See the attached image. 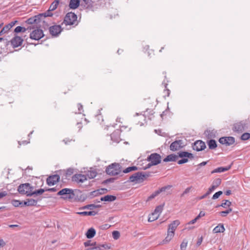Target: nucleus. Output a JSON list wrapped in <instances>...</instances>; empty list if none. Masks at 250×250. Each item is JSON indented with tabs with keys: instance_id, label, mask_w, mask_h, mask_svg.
Instances as JSON below:
<instances>
[{
	"instance_id": "f257e3e1",
	"label": "nucleus",
	"mask_w": 250,
	"mask_h": 250,
	"mask_svg": "<svg viewBox=\"0 0 250 250\" xmlns=\"http://www.w3.org/2000/svg\"><path fill=\"white\" fill-rule=\"evenodd\" d=\"M179 224L180 221L178 220H176L173 221L168 225L167 236L164 240V242H169L172 239L174 235V231Z\"/></svg>"
},
{
	"instance_id": "f03ea898",
	"label": "nucleus",
	"mask_w": 250,
	"mask_h": 250,
	"mask_svg": "<svg viewBox=\"0 0 250 250\" xmlns=\"http://www.w3.org/2000/svg\"><path fill=\"white\" fill-rule=\"evenodd\" d=\"M58 195L61 196V198L72 201L75 198V193L72 189L65 188L61 189L57 193Z\"/></svg>"
},
{
	"instance_id": "7ed1b4c3",
	"label": "nucleus",
	"mask_w": 250,
	"mask_h": 250,
	"mask_svg": "<svg viewBox=\"0 0 250 250\" xmlns=\"http://www.w3.org/2000/svg\"><path fill=\"white\" fill-rule=\"evenodd\" d=\"M63 23L66 25L76 26L78 23L77 15L73 12H68L64 17Z\"/></svg>"
},
{
	"instance_id": "20e7f679",
	"label": "nucleus",
	"mask_w": 250,
	"mask_h": 250,
	"mask_svg": "<svg viewBox=\"0 0 250 250\" xmlns=\"http://www.w3.org/2000/svg\"><path fill=\"white\" fill-rule=\"evenodd\" d=\"M105 171L108 175H117L121 172V166L119 163H113L106 167Z\"/></svg>"
},
{
	"instance_id": "39448f33",
	"label": "nucleus",
	"mask_w": 250,
	"mask_h": 250,
	"mask_svg": "<svg viewBox=\"0 0 250 250\" xmlns=\"http://www.w3.org/2000/svg\"><path fill=\"white\" fill-rule=\"evenodd\" d=\"M32 189H33V187L31 186L29 183H25L21 184L18 188V191L21 194H27L30 193Z\"/></svg>"
},
{
	"instance_id": "423d86ee",
	"label": "nucleus",
	"mask_w": 250,
	"mask_h": 250,
	"mask_svg": "<svg viewBox=\"0 0 250 250\" xmlns=\"http://www.w3.org/2000/svg\"><path fill=\"white\" fill-rule=\"evenodd\" d=\"M44 36L43 31L39 28L33 30L30 34V38L32 40L38 41Z\"/></svg>"
},
{
	"instance_id": "0eeeda50",
	"label": "nucleus",
	"mask_w": 250,
	"mask_h": 250,
	"mask_svg": "<svg viewBox=\"0 0 250 250\" xmlns=\"http://www.w3.org/2000/svg\"><path fill=\"white\" fill-rule=\"evenodd\" d=\"M129 181L131 182H135L139 183L144 181V175H143V172H138L129 177Z\"/></svg>"
},
{
	"instance_id": "6e6552de",
	"label": "nucleus",
	"mask_w": 250,
	"mask_h": 250,
	"mask_svg": "<svg viewBox=\"0 0 250 250\" xmlns=\"http://www.w3.org/2000/svg\"><path fill=\"white\" fill-rule=\"evenodd\" d=\"M147 161L151 162L155 166L161 163V156L159 154L153 153L148 156L147 158Z\"/></svg>"
},
{
	"instance_id": "1a4fd4ad",
	"label": "nucleus",
	"mask_w": 250,
	"mask_h": 250,
	"mask_svg": "<svg viewBox=\"0 0 250 250\" xmlns=\"http://www.w3.org/2000/svg\"><path fill=\"white\" fill-rule=\"evenodd\" d=\"M49 31L52 36L57 37L62 31V28L60 25H54L49 27Z\"/></svg>"
},
{
	"instance_id": "9d476101",
	"label": "nucleus",
	"mask_w": 250,
	"mask_h": 250,
	"mask_svg": "<svg viewBox=\"0 0 250 250\" xmlns=\"http://www.w3.org/2000/svg\"><path fill=\"white\" fill-rule=\"evenodd\" d=\"M219 142L222 145L226 146H230L235 142V139L233 137H222L219 140Z\"/></svg>"
},
{
	"instance_id": "9b49d317",
	"label": "nucleus",
	"mask_w": 250,
	"mask_h": 250,
	"mask_svg": "<svg viewBox=\"0 0 250 250\" xmlns=\"http://www.w3.org/2000/svg\"><path fill=\"white\" fill-rule=\"evenodd\" d=\"M23 39L17 35H15L10 41L11 45L14 47H18L21 45L23 42Z\"/></svg>"
},
{
	"instance_id": "f8f14e48",
	"label": "nucleus",
	"mask_w": 250,
	"mask_h": 250,
	"mask_svg": "<svg viewBox=\"0 0 250 250\" xmlns=\"http://www.w3.org/2000/svg\"><path fill=\"white\" fill-rule=\"evenodd\" d=\"M184 146L183 141L181 140H176L172 142L170 146V149L175 151L182 148Z\"/></svg>"
},
{
	"instance_id": "ddd939ff",
	"label": "nucleus",
	"mask_w": 250,
	"mask_h": 250,
	"mask_svg": "<svg viewBox=\"0 0 250 250\" xmlns=\"http://www.w3.org/2000/svg\"><path fill=\"white\" fill-rule=\"evenodd\" d=\"M206 147L205 143L201 141L198 140L194 142L192 146L193 150L199 151L204 150Z\"/></svg>"
},
{
	"instance_id": "4468645a",
	"label": "nucleus",
	"mask_w": 250,
	"mask_h": 250,
	"mask_svg": "<svg viewBox=\"0 0 250 250\" xmlns=\"http://www.w3.org/2000/svg\"><path fill=\"white\" fill-rule=\"evenodd\" d=\"M60 178V176L58 174L50 176L46 179V183L50 186L54 185L59 182Z\"/></svg>"
},
{
	"instance_id": "2eb2a0df",
	"label": "nucleus",
	"mask_w": 250,
	"mask_h": 250,
	"mask_svg": "<svg viewBox=\"0 0 250 250\" xmlns=\"http://www.w3.org/2000/svg\"><path fill=\"white\" fill-rule=\"evenodd\" d=\"M42 15H37L34 17H32L29 19H28L25 22L29 24H32L33 23H38L41 22L42 21Z\"/></svg>"
},
{
	"instance_id": "dca6fc26",
	"label": "nucleus",
	"mask_w": 250,
	"mask_h": 250,
	"mask_svg": "<svg viewBox=\"0 0 250 250\" xmlns=\"http://www.w3.org/2000/svg\"><path fill=\"white\" fill-rule=\"evenodd\" d=\"M87 180V177L85 175L79 174H75L72 177V181L76 182L78 183H83Z\"/></svg>"
},
{
	"instance_id": "f3484780",
	"label": "nucleus",
	"mask_w": 250,
	"mask_h": 250,
	"mask_svg": "<svg viewBox=\"0 0 250 250\" xmlns=\"http://www.w3.org/2000/svg\"><path fill=\"white\" fill-rule=\"evenodd\" d=\"M81 6H83L85 9L90 10H94V2L92 0H86L83 1Z\"/></svg>"
},
{
	"instance_id": "a211bd4d",
	"label": "nucleus",
	"mask_w": 250,
	"mask_h": 250,
	"mask_svg": "<svg viewBox=\"0 0 250 250\" xmlns=\"http://www.w3.org/2000/svg\"><path fill=\"white\" fill-rule=\"evenodd\" d=\"M120 131L119 130H115L110 135L112 141L116 142H119L120 140Z\"/></svg>"
},
{
	"instance_id": "6ab92c4d",
	"label": "nucleus",
	"mask_w": 250,
	"mask_h": 250,
	"mask_svg": "<svg viewBox=\"0 0 250 250\" xmlns=\"http://www.w3.org/2000/svg\"><path fill=\"white\" fill-rule=\"evenodd\" d=\"M179 158V156L178 155L171 154L167 155L164 159V162H175Z\"/></svg>"
},
{
	"instance_id": "aec40b11",
	"label": "nucleus",
	"mask_w": 250,
	"mask_h": 250,
	"mask_svg": "<svg viewBox=\"0 0 250 250\" xmlns=\"http://www.w3.org/2000/svg\"><path fill=\"white\" fill-rule=\"evenodd\" d=\"M116 199V197L114 195H107L100 198L101 201L112 202Z\"/></svg>"
},
{
	"instance_id": "412c9836",
	"label": "nucleus",
	"mask_w": 250,
	"mask_h": 250,
	"mask_svg": "<svg viewBox=\"0 0 250 250\" xmlns=\"http://www.w3.org/2000/svg\"><path fill=\"white\" fill-rule=\"evenodd\" d=\"M44 191H45V189L43 188H40L38 190H36L33 191V189L31 190L30 193L27 194V196H35L38 195H42Z\"/></svg>"
},
{
	"instance_id": "4be33fe9",
	"label": "nucleus",
	"mask_w": 250,
	"mask_h": 250,
	"mask_svg": "<svg viewBox=\"0 0 250 250\" xmlns=\"http://www.w3.org/2000/svg\"><path fill=\"white\" fill-rule=\"evenodd\" d=\"M233 130L236 132H243L244 130V126L242 123H238L234 125Z\"/></svg>"
},
{
	"instance_id": "5701e85b",
	"label": "nucleus",
	"mask_w": 250,
	"mask_h": 250,
	"mask_svg": "<svg viewBox=\"0 0 250 250\" xmlns=\"http://www.w3.org/2000/svg\"><path fill=\"white\" fill-rule=\"evenodd\" d=\"M231 166L229 165L226 167H219L214 169L211 171V173H221L229 170L231 168Z\"/></svg>"
},
{
	"instance_id": "b1692460",
	"label": "nucleus",
	"mask_w": 250,
	"mask_h": 250,
	"mask_svg": "<svg viewBox=\"0 0 250 250\" xmlns=\"http://www.w3.org/2000/svg\"><path fill=\"white\" fill-rule=\"evenodd\" d=\"M38 201L33 199H28L23 202V205L26 206H35L37 205Z\"/></svg>"
},
{
	"instance_id": "393cba45",
	"label": "nucleus",
	"mask_w": 250,
	"mask_h": 250,
	"mask_svg": "<svg viewBox=\"0 0 250 250\" xmlns=\"http://www.w3.org/2000/svg\"><path fill=\"white\" fill-rule=\"evenodd\" d=\"M102 248L104 249H109L110 247H108L106 244H102V245H98L93 247H91L87 249L86 250H102Z\"/></svg>"
},
{
	"instance_id": "a878e982",
	"label": "nucleus",
	"mask_w": 250,
	"mask_h": 250,
	"mask_svg": "<svg viewBox=\"0 0 250 250\" xmlns=\"http://www.w3.org/2000/svg\"><path fill=\"white\" fill-rule=\"evenodd\" d=\"M80 2L79 0H70L69 6L70 9H75L80 5Z\"/></svg>"
},
{
	"instance_id": "bb28decb",
	"label": "nucleus",
	"mask_w": 250,
	"mask_h": 250,
	"mask_svg": "<svg viewBox=\"0 0 250 250\" xmlns=\"http://www.w3.org/2000/svg\"><path fill=\"white\" fill-rule=\"evenodd\" d=\"M225 229L223 224H220L214 228V229H213V232L214 233L223 232L225 231Z\"/></svg>"
},
{
	"instance_id": "cd10ccee",
	"label": "nucleus",
	"mask_w": 250,
	"mask_h": 250,
	"mask_svg": "<svg viewBox=\"0 0 250 250\" xmlns=\"http://www.w3.org/2000/svg\"><path fill=\"white\" fill-rule=\"evenodd\" d=\"M96 234V230L94 229L91 228L88 229L86 236L88 239H91L94 237Z\"/></svg>"
},
{
	"instance_id": "c85d7f7f",
	"label": "nucleus",
	"mask_w": 250,
	"mask_h": 250,
	"mask_svg": "<svg viewBox=\"0 0 250 250\" xmlns=\"http://www.w3.org/2000/svg\"><path fill=\"white\" fill-rule=\"evenodd\" d=\"M207 144L210 149H214L217 146L216 142L213 139H210L207 141Z\"/></svg>"
},
{
	"instance_id": "c756f323",
	"label": "nucleus",
	"mask_w": 250,
	"mask_h": 250,
	"mask_svg": "<svg viewBox=\"0 0 250 250\" xmlns=\"http://www.w3.org/2000/svg\"><path fill=\"white\" fill-rule=\"evenodd\" d=\"M77 213L78 214H80L81 215H83V216H86V215L94 216L97 214V212L95 211H89L79 212H77Z\"/></svg>"
},
{
	"instance_id": "7c9ffc66",
	"label": "nucleus",
	"mask_w": 250,
	"mask_h": 250,
	"mask_svg": "<svg viewBox=\"0 0 250 250\" xmlns=\"http://www.w3.org/2000/svg\"><path fill=\"white\" fill-rule=\"evenodd\" d=\"M97 174V173L95 170H90L87 172L85 175L86 176L87 178L93 179L96 176Z\"/></svg>"
},
{
	"instance_id": "2f4dec72",
	"label": "nucleus",
	"mask_w": 250,
	"mask_h": 250,
	"mask_svg": "<svg viewBox=\"0 0 250 250\" xmlns=\"http://www.w3.org/2000/svg\"><path fill=\"white\" fill-rule=\"evenodd\" d=\"M138 169V167H137L136 166H132V167H128L126 168L125 169L123 170V172L125 173H127L132 171H135Z\"/></svg>"
},
{
	"instance_id": "473e14b6",
	"label": "nucleus",
	"mask_w": 250,
	"mask_h": 250,
	"mask_svg": "<svg viewBox=\"0 0 250 250\" xmlns=\"http://www.w3.org/2000/svg\"><path fill=\"white\" fill-rule=\"evenodd\" d=\"M101 207V205H95V204H89V205L85 206V207H83V208H87V209H89L90 210H92L96 208H100Z\"/></svg>"
},
{
	"instance_id": "72a5a7b5",
	"label": "nucleus",
	"mask_w": 250,
	"mask_h": 250,
	"mask_svg": "<svg viewBox=\"0 0 250 250\" xmlns=\"http://www.w3.org/2000/svg\"><path fill=\"white\" fill-rule=\"evenodd\" d=\"M59 3V1H57L55 0L50 5L49 9H50V11H54L58 7V5Z\"/></svg>"
},
{
	"instance_id": "f704fd0d",
	"label": "nucleus",
	"mask_w": 250,
	"mask_h": 250,
	"mask_svg": "<svg viewBox=\"0 0 250 250\" xmlns=\"http://www.w3.org/2000/svg\"><path fill=\"white\" fill-rule=\"evenodd\" d=\"M164 205H159L155 208L153 213H155L156 214L160 215V213L163 210Z\"/></svg>"
},
{
	"instance_id": "c9c22d12",
	"label": "nucleus",
	"mask_w": 250,
	"mask_h": 250,
	"mask_svg": "<svg viewBox=\"0 0 250 250\" xmlns=\"http://www.w3.org/2000/svg\"><path fill=\"white\" fill-rule=\"evenodd\" d=\"M159 215L156 214L155 213L152 212L151 215L148 217V222H152L156 219H157L159 217Z\"/></svg>"
},
{
	"instance_id": "e433bc0d",
	"label": "nucleus",
	"mask_w": 250,
	"mask_h": 250,
	"mask_svg": "<svg viewBox=\"0 0 250 250\" xmlns=\"http://www.w3.org/2000/svg\"><path fill=\"white\" fill-rule=\"evenodd\" d=\"M231 205V202L227 200H225L223 201V203L220 205V206L224 208H226L227 207H229Z\"/></svg>"
},
{
	"instance_id": "4c0bfd02",
	"label": "nucleus",
	"mask_w": 250,
	"mask_h": 250,
	"mask_svg": "<svg viewBox=\"0 0 250 250\" xmlns=\"http://www.w3.org/2000/svg\"><path fill=\"white\" fill-rule=\"evenodd\" d=\"M83 244L85 247L91 246L93 247L97 245L96 242H92L91 240L86 241V242H84Z\"/></svg>"
},
{
	"instance_id": "58836bf2",
	"label": "nucleus",
	"mask_w": 250,
	"mask_h": 250,
	"mask_svg": "<svg viewBox=\"0 0 250 250\" xmlns=\"http://www.w3.org/2000/svg\"><path fill=\"white\" fill-rule=\"evenodd\" d=\"M172 187L170 185H167L163 187H162L161 188H159L158 190H157L158 192H159V194L166 191L167 189H169Z\"/></svg>"
},
{
	"instance_id": "ea45409f",
	"label": "nucleus",
	"mask_w": 250,
	"mask_h": 250,
	"mask_svg": "<svg viewBox=\"0 0 250 250\" xmlns=\"http://www.w3.org/2000/svg\"><path fill=\"white\" fill-rule=\"evenodd\" d=\"M52 11H50V9H49L46 12H45L44 13L40 14V15H42V17L45 18L47 17H51L53 16V14L51 12Z\"/></svg>"
},
{
	"instance_id": "a19ab883",
	"label": "nucleus",
	"mask_w": 250,
	"mask_h": 250,
	"mask_svg": "<svg viewBox=\"0 0 250 250\" xmlns=\"http://www.w3.org/2000/svg\"><path fill=\"white\" fill-rule=\"evenodd\" d=\"M12 204L15 207H19V206L21 205L22 206L23 205V203L22 202H21L19 200H13L12 201Z\"/></svg>"
},
{
	"instance_id": "79ce46f5",
	"label": "nucleus",
	"mask_w": 250,
	"mask_h": 250,
	"mask_svg": "<svg viewBox=\"0 0 250 250\" xmlns=\"http://www.w3.org/2000/svg\"><path fill=\"white\" fill-rule=\"evenodd\" d=\"M73 173H74V169L72 168H69L67 169L65 171V176L66 177L70 176L71 175H72Z\"/></svg>"
},
{
	"instance_id": "37998d69",
	"label": "nucleus",
	"mask_w": 250,
	"mask_h": 250,
	"mask_svg": "<svg viewBox=\"0 0 250 250\" xmlns=\"http://www.w3.org/2000/svg\"><path fill=\"white\" fill-rule=\"evenodd\" d=\"M188 153L187 151H181L178 153V156L180 158H187Z\"/></svg>"
},
{
	"instance_id": "c03bdc74",
	"label": "nucleus",
	"mask_w": 250,
	"mask_h": 250,
	"mask_svg": "<svg viewBox=\"0 0 250 250\" xmlns=\"http://www.w3.org/2000/svg\"><path fill=\"white\" fill-rule=\"evenodd\" d=\"M249 138H250V133L248 132L243 133L241 137V140L244 141L247 140Z\"/></svg>"
},
{
	"instance_id": "a18cd8bd",
	"label": "nucleus",
	"mask_w": 250,
	"mask_h": 250,
	"mask_svg": "<svg viewBox=\"0 0 250 250\" xmlns=\"http://www.w3.org/2000/svg\"><path fill=\"white\" fill-rule=\"evenodd\" d=\"M159 194V192H158L157 190H156L154 192H153L152 194H151L147 198V199L146 200V201H150V200L153 199V198H154L156 196H157Z\"/></svg>"
},
{
	"instance_id": "49530a36",
	"label": "nucleus",
	"mask_w": 250,
	"mask_h": 250,
	"mask_svg": "<svg viewBox=\"0 0 250 250\" xmlns=\"http://www.w3.org/2000/svg\"><path fill=\"white\" fill-rule=\"evenodd\" d=\"M221 183V179L220 178L215 179L212 182V184L217 188Z\"/></svg>"
},
{
	"instance_id": "de8ad7c7",
	"label": "nucleus",
	"mask_w": 250,
	"mask_h": 250,
	"mask_svg": "<svg viewBox=\"0 0 250 250\" xmlns=\"http://www.w3.org/2000/svg\"><path fill=\"white\" fill-rule=\"evenodd\" d=\"M9 30L10 29H9L8 26L6 25H5L0 31V36H1L3 34L7 33Z\"/></svg>"
},
{
	"instance_id": "09e8293b",
	"label": "nucleus",
	"mask_w": 250,
	"mask_h": 250,
	"mask_svg": "<svg viewBox=\"0 0 250 250\" xmlns=\"http://www.w3.org/2000/svg\"><path fill=\"white\" fill-rule=\"evenodd\" d=\"M120 233L118 231L114 230L112 232V236L114 239H118L120 237Z\"/></svg>"
},
{
	"instance_id": "8fccbe9b",
	"label": "nucleus",
	"mask_w": 250,
	"mask_h": 250,
	"mask_svg": "<svg viewBox=\"0 0 250 250\" xmlns=\"http://www.w3.org/2000/svg\"><path fill=\"white\" fill-rule=\"evenodd\" d=\"M188 242L187 240H183L180 245L181 250H186L187 247Z\"/></svg>"
},
{
	"instance_id": "3c124183",
	"label": "nucleus",
	"mask_w": 250,
	"mask_h": 250,
	"mask_svg": "<svg viewBox=\"0 0 250 250\" xmlns=\"http://www.w3.org/2000/svg\"><path fill=\"white\" fill-rule=\"evenodd\" d=\"M223 192L222 191H219L216 192L212 196V199L213 200H215L218 198L220 195L222 194Z\"/></svg>"
},
{
	"instance_id": "603ef678",
	"label": "nucleus",
	"mask_w": 250,
	"mask_h": 250,
	"mask_svg": "<svg viewBox=\"0 0 250 250\" xmlns=\"http://www.w3.org/2000/svg\"><path fill=\"white\" fill-rule=\"evenodd\" d=\"M182 159L181 160H180L178 161V164L179 165H182L183 164L187 163L188 161V159L187 158H182Z\"/></svg>"
},
{
	"instance_id": "864d4df0",
	"label": "nucleus",
	"mask_w": 250,
	"mask_h": 250,
	"mask_svg": "<svg viewBox=\"0 0 250 250\" xmlns=\"http://www.w3.org/2000/svg\"><path fill=\"white\" fill-rule=\"evenodd\" d=\"M22 27L21 26H18L16 27L14 29V32L16 33H18L20 32H21L22 31Z\"/></svg>"
},
{
	"instance_id": "5fc2aeb1",
	"label": "nucleus",
	"mask_w": 250,
	"mask_h": 250,
	"mask_svg": "<svg viewBox=\"0 0 250 250\" xmlns=\"http://www.w3.org/2000/svg\"><path fill=\"white\" fill-rule=\"evenodd\" d=\"M205 215V213L203 211H201L200 212L199 214L196 217V219L198 220L202 217L204 216Z\"/></svg>"
},
{
	"instance_id": "6e6d98bb",
	"label": "nucleus",
	"mask_w": 250,
	"mask_h": 250,
	"mask_svg": "<svg viewBox=\"0 0 250 250\" xmlns=\"http://www.w3.org/2000/svg\"><path fill=\"white\" fill-rule=\"evenodd\" d=\"M58 190L56 187L52 188H48L45 189V191H50V192H56Z\"/></svg>"
},
{
	"instance_id": "4d7b16f0",
	"label": "nucleus",
	"mask_w": 250,
	"mask_h": 250,
	"mask_svg": "<svg viewBox=\"0 0 250 250\" xmlns=\"http://www.w3.org/2000/svg\"><path fill=\"white\" fill-rule=\"evenodd\" d=\"M151 172H143V175H144V180L148 177H149L151 176Z\"/></svg>"
},
{
	"instance_id": "13d9d810",
	"label": "nucleus",
	"mask_w": 250,
	"mask_h": 250,
	"mask_svg": "<svg viewBox=\"0 0 250 250\" xmlns=\"http://www.w3.org/2000/svg\"><path fill=\"white\" fill-rule=\"evenodd\" d=\"M219 214L222 217H226L228 214L227 210L219 212Z\"/></svg>"
},
{
	"instance_id": "bf43d9fd",
	"label": "nucleus",
	"mask_w": 250,
	"mask_h": 250,
	"mask_svg": "<svg viewBox=\"0 0 250 250\" xmlns=\"http://www.w3.org/2000/svg\"><path fill=\"white\" fill-rule=\"evenodd\" d=\"M202 241H203V237L201 236V237H200L198 239V241L196 243V245L197 246H199L201 244Z\"/></svg>"
},
{
	"instance_id": "052dcab7",
	"label": "nucleus",
	"mask_w": 250,
	"mask_h": 250,
	"mask_svg": "<svg viewBox=\"0 0 250 250\" xmlns=\"http://www.w3.org/2000/svg\"><path fill=\"white\" fill-rule=\"evenodd\" d=\"M190 190V188H187L185 191L183 192V193L181 194V196L183 197L184 196L185 194L188 193Z\"/></svg>"
},
{
	"instance_id": "680f3d73",
	"label": "nucleus",
	"mask_w": 250,
	"mask_h": 250,
	"mask_svg": "<svg viewBox=\"0 0 250 250\" xmlns=\"http://www.w3.org/2000/svg\"><path fill=\"white\" fill-rule=\"evenodd\" d=\"M22 29L21 32H25L26 30H30L32 29H34V27L30 26V27H27V28H25V27H22Z\"/></svg>"
},
{
	"instance_id": "e2e57ef3",
	"label": "nucleus",
	"mask_w": 250,
	"mask_h": 250,
	"mask_svg": "<svg viewBox=\"0 0 250 250\" xmlns=\"http://www.w3.org/2000/svg\"><path fill=\"white\" fill-rule=\"evenodd\" d=\"M216 188V187L212 184L208 188V191L211 193V192H212Z\"/></svg>"
},
{
	"instance_id": "0e129e2a",
	"label": "nucleus",
	"mask_w": 250,
	"mask_h": 250,
	"mask_svg": "<svg viewBox=\"0 0 250 250\" xmlns=\"http://www.w3.org/2000/svg\"><path fill=\"white\" fill-rule=\"evenodd\" d=\"M152 166H154L153 163H152L151 162H150L149 163H148L147 165H146V166L144 168V169H146L149 168H150Z\"/></svg>"
},
{
	"instance_id": "69168bd1",
	"label": "nucleus",
	"mask_w": 250,
	"mask_h": 250,
	"mask_svg": "<svg viewBox=\"0 0 250 250\" xmlns=\"http://www.w3.org/2000/svg\"><path fill=\"white\" fill-rule=\"evenodd\" d=\"M210 194V192H209L208 191L205 194H204L203 195H202V196H201L200 198H199V199L201 200V199H203L205 198H206L207 196H208V195H209Z\"/></svg>"
},
{
	"instance_id": "338daca9",
	"label": "nucleus",
	"mask_w": 250,
	"mask_h": 250,
	"mask_svg": "<svg viewBox=\"0 0 250 250\" xmlns=\"http://www.w3.org/2000/svg\"><path fill=\"white\" fill-rule=\"evenodd\" d=\"M7 193L5 191L0 192V199L5 196L6 195H7Z\"/></svg>"
},
{
	"instance_id": "774afa93",
	"label": "nucleus",
	"mask_w": 250,
	"mask_h": 250,
	"mask_svg": "<svg viewBox=\"0 0 250 250\" xmlns=\"http://www.w3.org/2000/svg\"><path fill=\"white\" fill-rule=\"evenodd\" d=\"M83 105L81 104H78V108L79 113H81V111L83 110Z\"/></svg>"
}]
</instances>
